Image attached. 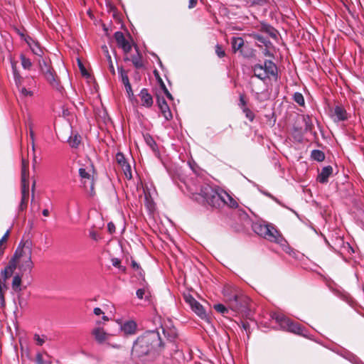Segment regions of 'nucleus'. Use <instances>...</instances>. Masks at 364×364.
I'll use <instances>...</instances> for the list:
<instances>
[{
    "label": "nucleus",
    "mask_w": 364,
    "mask_h": 364,
    "mask_svg": "<svg viewBox=\"0 0 364 364\" xmlns=\"http://www.w3.org/2000/svg\"><path fill=\"white\" fill-rule=\"evenodd\" d=\"M197 1L198 0H189L188 8L192 9L195 7L197 4Z\"/></svg>",
    "instance_id": "56"
},
{
    "label": "nucleus",
    "mask_w": 364,
    "mask_h": 364,
    "mask_svg": "<svg viewBox=\"0 0 364 364\" xmlns=\"http://www.w3.org/2000/svg\"><path fill=\"white\" fill-rule=\"evenodd\" d=\"M119 75L120 76L122 83L124 85L129 83L127 72L123 68H118Z\"/></svg>",
    "instance_id": "29"
},
{
    "label": "nucleus",
    "mask_w": 364,
    "mask_h": 364,
    "mask_svg": "<svg viewBox=\"0 0 364 364\" xmlns=\"http://www.w3.org/2000/svg\"><path fill=\"white\" fill-rule=\"evenodd\" d=\"M16 268V262L14 259L9 261L8 265L1 272L3 280L6 281L14 274Z\"/></svg>",
    "instance_id": "19"
},
{
    "label": "nucleus",
    "mask_w": 364,
    "mask_h": 364,
    "mask_svg": "<svg viewBox=\"0 0 364 364\" xmlns=\"http://www.w3.org/2000/svg\"><path fill=\"white\" fill-rule=\"evenodd\" d=\"M274 318L283 330L306 336L305 330L299 323L282 314L276 315Z\"/></svg>",
    "instance_id": "7"
},
{
    "label": "nucleus",
    "mask_w": 364,
    "mask_h": 364,
    "mask_svg": "<svg viewBox=\"0 0 364 364\" xmlns=\"http://www.w3.org/2000/svg\"><path fill=\"white\" fill-rule=\"evenodd\" d=\"M34 340L37 345L42 346L45 341H46V336H40L38 334L34 335Z\"/></svg>",
    "instance_id": "41"
},
{
    "label": "nucleus",
    "mask_w": 364,
    "mask_h": 364,
    "mask_svg": "<svg viewBox=\"0 0 364 364\" xmlns=\"http://www.w3.org/2000/svg\"><path fill=\"white\" fill-rule=\"evenodd\" d=\"M136 296L140 299H143L144 297L147 298V297H149V296L150 294V293L146 287H143V288L139 289L136 291Z\"/></svg>",
    "instance_id": "33"
},
{
    "label": "nucleus",
    "mask_w": 364,
    "mask_h": 364,
    "mask_svg": "<svg viewBox=\"0 0 364 364\" xmlns=\"http://www.w3.org/2000/svg\"><path fill=\"white\" fill-rule=\"evenodd\" d=\"M253 37L258 41H259L262 43H265V39L261 35L255 33V34H253Z\"/></svg>",
    "instance_id": "52"
},
{
    "label": "nucleus",
    "mask_w": 364,
    "mask_h": 364,
    "mask_svg": "<svg viewBox=\"0 0 364 364\" xmlns=\"http://www.w3.org/2000/svg\"><path fill=\"white\" fill-rule=\"evenodd\" d=\"M20 59L21 61L22 67L24 69H27V70L31 69V68L32 66V63L29 58H26L24 55L21 54L20 56Z\"/></svg>",
    "instance_id": "32"
},
{
    "label": "nucleus",
    "mask_w": 364,
    "mask_h": 364,
    "mask_svg": "<svg viewBox=\"0 0 364 364\" xmlns=\"http://www.w3.org/2000/svg\"><path fill=\"white\" fill-rule=\"evenodd\" d=\"M264 238L282 245L286 242L278 230L272 224H268L267 232L264 235Z\"/></svg>",
    "instance_id": "8"
},
{
    "label": "nucleus",
    "mask_w": 364,
    "mask_h": 364,
    "mask_svg": "<svg viewBox=\"0 0 364 364\" xmlns=\"http://www.w3.org/2000/svg\"><path fill=\"white\" fill-rule=\"evenodd\" d=\"M126 92L127 93V95L130 100H132L134 98V92L132 89V86L130 82L128 84L124 85Z\"/></svg>",
    "instance_id": "43"
},
{
    "label": "nucleus",
    "mask_w": 364,
    "mask_h": 364,
    "mask_svg": "<svg viewBox=\"0 0 364 364\" xmlns=\"http://www.w3.org/2000/svg\"><path fill=\"white\" fill-rule=\"evenodd\" d=\"M21 277L19 274H16L12 281V288L15 291H21Z\"/></svg>",
    "instance_id": "26"
},
{
    "label": "nucleus",
    "mask_w": 364,
    "mask_h": 364,
    "mask_svg": "<svg viewBox=\"0 0 364 364\" xmlns=\"http://www.w3.org/2000/svg\"><path fill=\"white\" fill-rule=\"evenodd\" d=\"M36 364H45V361L41 353H38L36 354Z\"/></svg>",
    "instance_id": "48"
},
{
    "label": "nucleus",
    "mask_w": 364,
    "mask_h": 364,
    "mask_svg": "<svg viewBox=\"0 0 364 364\" xmlns=\"http://www.w3.org/2000/svg\"><path fill=\"white\" fill-rule=\"evenodd\" d=\"M122 168L126 176V177L129 179L132 178V168L129 163L125 164V166H122Z\"/></svg>",
    "instance_id": "37"
},
{
    "label": "nucleus",
    "mask_w": 364,
    "mask_h": 364,
    "mask_svg": "<svg viewBox=\"0 0 364 364\" xmlns=\"http://www.w3.org/2000/svg\"><path fill=\"white\" fill-rule=\"evenodd\" d=\"M4 247H2V244L0 243V256H1L4 253Z\"/></svg>",
    "instance_id": "59"
},
{
    "label": "nucleus",
    "mask_w": 364,
    "mask_h": 364,
    "mask_svg": "<svg viewBox=\"0 0 364 364\" xmlns=\"http://www.w3.org/2000/svg\"><path fill=\"white\" fill-rule=\"evenodd\" d=\"M93 313L95 316H101L102 315V318L104 321H107L109 320L108 317L105 315V313L103 312V311L99 307L95 308L93 310Z\"/></svg>",
    "instance_id": "40"
},
{
    "label": "nucleus",
    "mask_w": 364,
    "mask_h": 364,
    "mask_svg": "<svg viewBox=\"0 0 364 364\" xmlns=\"http://www.w3.org/2000/svg\"><path fill=\"white\" fill-rule=\"evenodd\" d=\"M28 161L23 159L21 163V200L19 205V208L21 210L26 208L28 200Z\"/></svg>",
    "instance_id": "6"
},
{
    "label": "nucleus",
    "mask_w": 364,
    "mask_h": 364,
    "mask_svg": "<svg viewBox=\"0 0 364 364\" xmlns=\"http://www.w3.org/2000/svg\"><path fill=\"white\" fill-rule=\"evenodd\" d=\"M232 48L234 53L240 50L244 45V40L240 37H233L231 40Z\"/></svg>",
    "instance_id": "22"
},
{
    "label": "nucleus",
    "mask_w": 364,
    "mask_h": 364,
    "mask_svg": "<svg viewBox=\"0 0 364 364\" xmlns=\"http://www.w3.org/2000/svg\"><path fill=\"white\" fill-rule=\"evenodd\" d=\"M193 312H195L200 318L206 319L207 314L203 306L197 301V303L191 308Z\"/></svg>",
    "instance_id": "21"
},
{
    "label": "nucleus",
    "mask_w": 364,
    "mask_h": 364,
    "mask_svg": "<svg viewBox=\"0 0 364 364\" xmlns=\"http://www.w3.org/2000/svg\"><path fill=\"white\" fill-rule=\"evenodd\" d=\"M107 229L110 233L115 232V225L113 223L110 222L107 224Z\"/></svg>",
    "instance_id": "51"
},
{
    "label": "nucleus",
    "mask_w": 364,
    "mask_h": 364,
    "mask_svg": "<svg viewBox=\"0 0 364 364\" xmlns=\"http://www.w3.org/2000/svg\"><path fill=\"white\" fill-rule=\"evenodd\" d=\"M28 44L33 54L41 57L43 54V50H41L39 44L37 42L31 40V42L28 41Z\"/></svg>",
    "instance_id": "23"
},
{
    "label": "nucleus",
    "mask_w": 364,
    "mask_h": 364,
    "mask_svg": "<svg viewBox=\"0 0 364 364\" xmlns=\"http://www.w3.org/2000/svg\"><path fill=\"white\" fill-rule=\"evenodd\" d=\"M253 229L257 235L264 237V235L267 232L268 224H255Z\"/></svg>",
    "instance_id": "25"
},
{
    "label": "nucleus",
    "mask_w": 364,
    "mask_h": 364,
    "mask_svg": "<svg viewBox=\"0 0 364 364\" xmlns=\"http://www.w3.org/2000/svg\"><path fill=\"white\" fill-rule=\"evenodd\" d=\"M81 141V137L80 135L75 134L70 136L68 139V143L71 147L77 148Z\"/></svg>",
    "instance_id": "27"
},
{
    "label": "nucleus",
    "mask_w": 364,
    "mask_h": 364,
    "mask_svg": "<svg viewBox=\"0 0 364 364\" xmlns=\"http://www.w3.org/2000/svg\"><path fill=\"white\" fill-rule=\"evenodd\" d=\"M137 325L134 321H127L120 325V330L124 334L133 335L136 331Z\"/></svg>",
    "instance_id": "18"
},
{
    "label": "nucleus",
    "mask_w": 364,
    "mask_h": 364,
    "mask_svg": "<svg viewBox=\"0 0 364 364\" xmlns=\"http://www.w3.org/2000/svg\"><path fill=\"white\" fill-rule=\"evenodd\" d=\"M331 117L335 122L345 121L348 118L346 109L342 106H336Z\"/></svg>",
    "instance_id": "16"
},
{
    "label": "nucleus",
    "mask_w": 364,
    "mask_h": 364,
    "mask_svg": "<svg viewBox=\"0 0 364 364\" xmlns=\"http://www.w3.org/2000/svg\"><path fill=\"white\" fill-rule=\"evenodd\" d=\"M95 173L94 166L91 163L80 167L78 170L80 181L83 187L87 191H90L91 195L94 194Z\"/></svg>",
    "instance_id": "5"
},
{
    "label": "nucleus",
    "mask_w": 364,
    "mask_h": 364,
    "mask_svg": "<svg viewBox=\"0 0 364 364\" xmlns=\"http://www.w3.org/2000/svg\"><path fill=\"white\" fill-rule=\"evenodd\" d=\"M42 214H43L44 216L47 217V216H48V215H49V210H48V209H44V210H43V211H42Z\"/></svg>",
    "instance_id": "58"
},
{
    "label": "nucleus",
    "mask_w": 364,
    "mask_h": 364,
    "mask_svg": "<svg viewBox=\"0 0 364 364\" xmlns=\"http://www.w3.org/2000/svg\"><path fill=\"white\" fill-rule=\"evenodd\" d=\"M112 347L114 348H120V346L118 345V344H112L110 345Z\"/></svg>",
    "instance_id": "60"
},
{
    "label": "nucleus",
    "mask_w": 364,
    "mask_h": 364,
    "mask_svg": "<svg viewBox=\"0 0 364 364\" xmlns=\"http://www.w3.org/2000/svg\"><path fill=\"white\" fill-rule=\"evenodd\" d=\"M161 85H162L164 91L166 95L167 96V97H168L169 99H172V96H171V93L168 92V90L166 87L165 85L162 82H161Z\"/></svg>",
    "instance_id": "54"
},
{
    "label": "nucleus",
    "mask_w": 364,
    "mask_h": 364,
    "mask_svg": "<svg viewBox=\"0 0 364 364\" xmlns=\"http://www.w3.org/2000/svg\"><path fill=\"white\" fill-rule=\"evenodd\" d=\"M116 161L117 164L122 167V166H125L128 162L127 161L124 154L121 152H118L116 154Z\"/></svg>",
    "instance_id": "36"
},
{
    "label": "nucleus",
    "mask_w": 364,
    "mask_h": 364,
    "mask_svg": "<svg viewBox=\"0 0 364 364\" xmlns=\"http://www.w3.org/2000/svg\"><path fill=\"white\" fill-rule=\"evenodd\" d=\"M258 190L263 195L270 198L271 199L274 200L277 203L281 204L280 202L279 201V200L277 198H275L274 196H272L270 193H269V192H267L266 191L262 190L259 188H258Z\"/></svg>",
    "instance_id": "45"
},
{
    "label": "nucleus",
    "mask_w": 364,
    "mask_h": 364,
    "mask_svg": "<svg viewBox=\"0 0 364 364\" xmlns=\"http://www.w3.org/2000/svg\"><path fill=\"white\" fill-rule=\"evenodd\" d=\"M32 247L31 242H24L22 245L20 243L17 247L14 258L16 260V266L21 272H31L33 267L32 261Z\"/></svg>",
    "instance_id": "3"
},
{
    "label": "nucleus",
    "mask_w": 364,
    "mask_h": 364,
    "mask_svg": "<svg viewBox=\"0 0 364 364\" xmlns=\"http://www.w3.org/2000/svg\"><path fill=\"white\" fill-rule=\"evenodd\" d=\"M242 112L245 113V117L250 121L252 122L255 119V114L248 108L244 107Z\"/></svg>",
    "instance_id": "39"
},
{
    "label": "nucleus",
    "mask_w": 364,
    "mask_h": 364,
    "mask_svg": "<svg viewBox=\"0 0 364 364\" xmlns=\"http://www.w3.org/2000/svg\"><path fill=\"white\" fill-rule=\"evenodd\" d=\"M187 188L192 198L202 203L221 208L228 206L230 208H237V200L223 189L216 187L213 188L210 185L203 183L200 178H196L191 180L187 184Z\"/></svg>",
    "instance_id": "1"
},
{
    "label": "nucleus",
    "mask_w": 364,
    "mask_h": 364,
    "mask_svg": "<svg viewBox=\"0 0 364 364\" xmlns=\"http://www.w3.org/2000/svg\"><path fill=\"white\" fill-rule=\"evenodd\" d=\"M28 127H29L30 137H31V139L32 141L33 149H34V132H33V129H32L31 123H29Z\"/></svg>",
    "instance_id": "50"
},
{
    "label": "nucleus",
    "mask_w": 364,
    "mask_h": 364,
    "mask_svg": "<svg viewBox=\"0 0 364 364\" xmlns=\"http://www.w3.org/2000/svg\"><path fill=\"white\" fill-rule=\"evenodd\" d=\"M9 235V230H8L5 234L3 235L1 239L0 240V243L3 244V242H6Z\"/></svg>",
    "instance_id": "55"
},
{
    "label": "nucleus",
    "mask_w": 364,
    "mask_h": 364,
    "mask_svg": "<svg viewBox=\"0 0 364 364\" xmlns=\"http://www.w3.org/2000/svg\"><path fill=\"white\" fill-rule=\"evenodd\" d=\"M6 289V281L0 279V301L2 304L5 302L4 294Z\"/></svg>",
    "instance_id": "31"
},
{
    "label": "nucleus",
    "mask_w": 364,
    "mask_h": 364,
    "mask_svg": "<svg viewBox=\"0 0 364 364\" xmlns=\"http://www.w3.org/2000/svg\"><path fill=\"white\" fill-rule=\"evenodd\" d=\"M262 31L267 33L270 36L276 38V31L268 24H262Z\"/></svg>",
    "instance_id": "30"
},
{
    "label": "nucleus",
    "mask_w": 364,
    "mask_h": 364,
    "mask_svg": "<svg viewBox=\"0 0 364 364\" xmlns=\"http://www.w3.org/2000/svg\"><path fill=\"white\" fill-rule=\"evenodd\" d=\"M40 68L41 72L43 73L45 78L50 83V85L56 89H59V84L56 79V75L53 70L50 68H47L45 70L43 67L41 63H40Z\"/></svg>",
    "instance_id": "12"
},
{
    "label": "nucleus",
    "mask_w": 364,
    "mask_h": 364,
    "mask_svg": "<svg viewBox=\"0 0 364 364\" xmlns=\"http://www.w3.org/2000/svg\"><path fill=\"white\" fill-rule=\"evenodd\" d=\"M96 324L98 326L92 330V335L94 336L95 341L98 343H102L109 339V336H112L104 331L100 326L101 324L100 321H96Z\"/></svg>",
    "instance_id": "10"
},
{
    "label": "nucleus",
    "mask_w": 364,
    "mask_h": 364,
    "mask_svg": "<svg viewBox=\"0 0 364 364\" xmlns=\"http://www.w3.org/2000/svg\"><path fill=\"white\" fill-rule=\"evenodd\" d=\"M91 236H92V237L94 240H97V237H96L95 233H92V234H91Z\"/></svg>",
    "instance_id": "61"
},
{
    "label": "nucleus",
    "mask_w": 364,
    "mask_h": 364,
    "mask_svg": "<svg viewBox=\"0 0 364 364\" xmlns=\"http://www.w3.org/2000/svg\"><path fill=\"white\" fill-rule=\"evenodd\" d=\"M246 104H247V102L245 99L244 95H240L239 106L243 109L244 107H247Z\"/></svg>",
    "instance_id": "49"
},
{
    "label": "nucleus",
    "mask_w": 364,
    "mask_h": 364,
    "mask_svg": "<svg viewBox=\"0 0 364 364\" xmlns=\"http://www.w3.org/2000/svg\"><path fill=\"white\" fill-rule=\"evenodd\" d=\"M14 79L15 83L18 89V91L23 97H31L33 95V92L27 90L25 87L21 85V77L17 72L16 69L13 68Z\"/></svg>",
    "instance_id": "13"
},
{
    "label": "nucleus",
    "mask_w": 364,
    "mask_h": 364,
    "mask_svg": "<svg viewBox=\"0 0 364 364\" xmlns=\"http://www.w3.org/2000/svg\"><path fill=\"white\" fill-rule=\"evenodd\" d=\"M214 309L215 311L222 314L223 315L228 312V309L223 304H215L214 306Z\"/></svg>",
    "instance_id": "38"
},
{
    "label": "nucleus",
    "mask_w": 364,
    "mask_h": 364,
    "mask_svg": "<svg viewBox=\"0 0 364 364\" xmlns=\"http://www.w3.org/2000/svg\"><path fill=\"white\" fill-rule=\"evenodd\" d=\"M161 343L160 336L158 333L151 331L144 333L137 338L134 343L132 350V355L142 357L147 355L155 346Z\"/></svg>",
    "instance_id": "2"
},
{
    "label": "nucleus",
    "mask_w": 364,
    "mask_h": 364,
    "mask_svg": "<svg viewBox=\"0 0 364 364\" xmlns=\"http://www.w3.org/2000/svg\"><path fill=\"white\" fill-rule=\"evenodd\" d=\"M293 100L300 106H304L305 104L304 96L300 92H295L293 95Z\"/></svg>",
    "instance_id": "34"
},
{
    "label": "nucleus",
    "mask_w": 364,
    "mask_h": 364,
    "mask_svg": "<svg viewBox=\"0 0 364 364\" xmlns=\"http://www.w3.org/2000/svg\"><path fill=\"white\" fill-rule=\"evenodd\" d=\"M114 37L117 46L122 49L126 55L128 54L132 50V45L125 38L124 33L121 31H117L114 33Z\"/></svg>",
    "instance_id": "11"
},
{
    "label": "nucleus",
    "mask_w": 364,
    "mask_h": 364,
    "mask_svg": "<svg viewBox=\"0 0 364 364\" xmlns=\"http://www.w3.org/2000/svg\"><path fill=\"white\" fill-rule=\"evenodd\" d=\"M132 264V268L134 270L138 271L139 274L141 276L143 270L141 269V268L139 266V264L136 261H134V260L132 261V264Z\"/></svg>",
    "instance_id": "47"
},
{
    "label": "nucleus",
    "mask_w": 364,
    "mask_h": 364,
    "mask_svg": "<svg viewBox=\"0 0 364 364\" xmlns=\"http://www.w3.org/2000/svg\"><path fill=\"white\" fill-rule=\"evenodd\" d=\"M255 76L262 80L273 77L277 79L278 72L276 64L269 60H266L264 64H256L253 67Z\"/></svg>",
    "instance_id": "4"
},
{
    "label": "nucleus",
    "mask_w": 364,
    "mask_h": 364,
    "mask_svg": "<svg viewBox=\"0 0 364 364\" xmlns=\"http://www.w3.org/2000/svg\"><path fill=\"white\" fill-rule=\"evenodd\" d=\"M311 156L314 160L317 161H323L325 159L323 152L317 149L313 150Z\"/></svg>",
    "instance_id": "28"
},
{
    "label": "nucleus",
    "mask_w": 364,
    "mask_h": 364,
    "mask_svg": "<svg viewBox=\"0 0 364 364\" xmlns=\"http://www.w3.org/2000/svg\"><path fill=\"white\" fill-rule=\"evenodd\" d=\"M145 140H146L147 144L149 145V146L151 147L152 149H154L155 146H156V144L151 136H146Z\"/></svg>",
    "instance_id": "46"
},
{
    "label": "nucleus",
    "mask_w": 364,
    "mask_h": 364,
    "mask_svg": "<svg viewBox=\"0 0 364 364\" xmlns=\"http://www.w3.org/2000/svg\"><path fill=\"white\" fill-rule=\"evenodd\" d=\"M253 229L257 235L264 237V235L267 232L268 224H255Z\"/></svg>",
    "instance_id": "24"
},
{
    "label": "nucleus",
    "mask_w": 364,
    "mask_h": 364,
    "mask_svg": "<svg viewBox=\"0 0 364 364\" xmlns=\"http://www.w3.org/2000/svg\"><path fill=\"white\" fill-rule=\"evenodd\" d=\"M184 299L191 308L197 303V301L191 295H186Z\"/></svg>",
    "instance_id": "42"
},
{
    "label": "nucleus",
    "mask_w": 364,
    "mask_h": 364,
    "mask_svg": "<svg viewBox=\"0 0 364 364\" xmlns=\"http://www.w3.org/2000/svg\"><path fill=\"white\" fill-rule=\"evenodd\" d=\"M41 63L43 67L44 68L45 70H47V68H50V67L48 65V63H46V61L43 59H42V60H39V63Z\"/></svg>",
    "instance_id": "57"
},
{
    "label": "nucleus",
    "mask_w": 364,
    "mask_h": 364,
    "mask_svg": "<svg viewBox=\"0 0 364 364\" xmlns=\"http://www.w3.org/2000/svg\"><path fill=\"white\" fill-rule=\"evenodd\" d=\"M112 264L114 267H119L120 266V264H121V261L118 258H113L112 259Z\"/></svg>",
    "instance_id": "53"
},
{
    "label": "nucleus",
    "mask_w": 364,
    "mask_h": 364,
    "mask_svg": "<svg viewBox=\"0 0 364 364\" xmlns=\"http://www.w3.org/2000/svg\"><path fill=\"white\" fill-rule=\"evenodd\" d=\"M157 103H158L159 109H160L161 114H163V116L164 117V118L166 120L171 119L173 116H172L170 108H169L168 104L166 103V100L164 98H162V99L158 98Z\"/></svg>",
    "instance_id": "17"
},
{
    "label": "nucleus",
    "mask_w": 364,
    "mask_h": 364,
    "mask_svg": "<svg viewBox=\"0 0 364 364\" xmlns=\"http://www.w3.org/2000/svg\"><path fill=\"white\" fill-rule=\"evenodd\" d=\"M215 53L219 58H223L225 55V50H223L222 46L218 44L216 45L215 46Z\"/></svg>",
    "instance_id": "44"
},
{
    "label": "nucleus",
    "mask_w": 364,
    "mask_h": 364,
    "mask_svg": "<svg viewBox=\"0 0 364 364\" xmlns=\"http://www.w3.org/2000/svg\"><path fill=\"white\" fill-rule=\"evenodd\" d=\"M227 291L228 289H225L223 290V294L227 296V299L230 302V308L235 311H238L244 306L242 304V296L239 295L237 293H234L232 296H228Z\"/></svg>",
    "instance_id": "9"
},
{
    "label": "nucleus",
    "mask_w": 364,
    "mask_h": 364,
    "mask_svg": "<svg viewBox=\"0 0 364 364\" xmlns=\"http://www.w3.org/2000/svg\"><path fill=\"white\" fill-rule=\"evenodd\" d=\"M103 49L105 50V51L106 53L107 59V60L109 62V71L111 72L112 74L114 75L115 74V70H114V65H113V63H112V58H111L110 55L109 54V52H108L107 46H104Z\"/></svg>",
    "instance_id": "35"
},
{
    "label": "nucleus",
    "mask_w": 364,
    "mask_h": 364,
    "mask_svg": "<svg viewBox=\"0 0 364 364\" xmlns=\"http://www.w3.org/2000/svg\"><path fill=\"white\" fill-rule=\"evenodd\" d=\"M135 50L136 52L135 55H133L131 57L126 56L124 57V60L132 61V64L136 68H141L144 67L141 54L139 51L138 47L136 46H135Z\"/></svg>",
    "instance_id": "15"
},
{
    "label": "nucleus",
    "mask_w": 364,
    "mask_h": 364,
    "mask_svg": "<svg viewBox=\"0 0 364 364\" xmlns=\"http://www.w3.org/2000/svg\"><path fill=\"white\" fill-rule=\"evenodd\" d=\"M139 97L141 100V106L146 108H150L154 104V100L151 95L149 92L146 88L141 90Z\"/></svg>",
    "instance_id": "14"
},
{
    "label": "nucleus",
    "mask_w": 364,
    "mask_h": 364,
    "mask_svg": "<svg viewBox=\"0 0 364 364\" xmlns=\"http://www.w3.org/2000/svg\"><path fill=\"white\" fill-rule=\"evenodd\" d=\"M332 173L333 168L331 166L323 167L318 176V181L321 183H327L328 178L332 174Z\"/></svg>",
    "instance_id": "20"
}]
</instances>
